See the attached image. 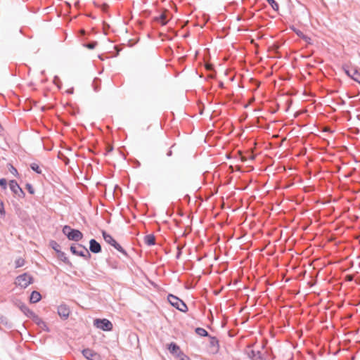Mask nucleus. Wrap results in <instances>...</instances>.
Wrapping results in <instances>:
<instances>
[{
  "label": "nucleus",
  "mask_w": 360,
  "mask_h": 360,
  "mask_svg": "<svg viewBox=\"0 0 360 360\" xmlns=\"http://www.w3.org/2000/svg\"><path fill=\"white\" fill-rule=\"evenodd\" d=\"M62 231L70 240L77 242L83 238V233L79 230L72 229L68 225L64 226Z\"/></svg>",
  "instance_id": "nucleus-1"
},
{
  "label": "nucleus",
  "mask_w": 360,
  "mask_h": 360,
  "mask_svg": "<svg viewBox=\"0 0 360 360\" xmlns=\"http://www.w3.org/2000/svg\"><path fill=\"white\" fill-rule=\"evenodd\" d=\"M167 300L172 307H175L179 311L181 312H186L188 311V307L186 303L178 297L172 294H169Z\"/></svg>",
  "instance_id": "nucleus-2"
},
{
  "label": "nucleus",
  "mask_w": 360,
  "mask_h": 360,
  "mask_svg": "<svg viewBox=\"0 0 360 360\" xmlns=\"http://www.w3.org/2000/svg\"><path fill=\"white\" fill-rule=\"evenodd\" d=\"M33 283V277L29 275L27 273H24L18 276L15 278V284L21 287L22 288H26L29 285Z\"/></svg>",
  "instance_id": "nucleus-3"
},
{
  "label": "nucleus",
  "mask_w": 360,
  "mask_h": 360,
  "mask_svg": "<svg viewBox=\"0 0 360 360\" xmlns=\"http://www.w3.org/2000/svg\"><path fill=\"white\" fill-rule=\"evenodd\" d=\"M94 325L104 331H110L112 329V323L106 319H96L94 321Z\"/></svg>",
  "instance_id": "nucleus-4"
},
{
  "label": "nucleus",
  "mask_w": 360,
  "mask_h": 360,
  "mask_svg": "<svg viewBox=\"0 0 360 360\" xmlns=\"http://www.w3.org/2000/svg\"><path fill=\"white\" fill-rule=\"evenodd\" d=\"M345 74L360 84V72L355 68L345 65L342 67Z\"/></svg>",
  "instance_id": "nucleus-5"
},
{
  "label": "nucleus",
  "mask_w": 360,
  "mask_h": 360,
  "mask_svg": "<svg viewBox=\"0 0 360 360\" xmlns=\"http://www.w3.org/2000/svg\"><path fill=\"white\" fill-rule=\"evenodd\" d=\"M9 187L11 191L17 195L20 198H22L25 196V193L22 190V188L18 185V182L15 180H11L9 182Z\"/></svg>",
  "instance_id": "nucleus-6"
},
{
  "label": "nucleus",
  "mask_w": 360,
  "mask_h": 360,
  "mask_svg": "<svg viewBox=\"0 0 360 360\" xmlns=\"http://www.w3.org/2000/svg\"><path fill=\"white\" fill-rule=\"evenodd\" d=\"M83 356L88 360H101V356L93 350L87 348L84 349L82 352Z\"/></svg>",
  "instance_id": "nucleus-7"
},
{
  "label": "nucleus",
  "mask_w": 360,
  "mask_h": 360,
  "mask_svg": "<svg viewBox=\"0 0 360 360\" xmlns=\"http://www.w3.org/2000/svg\"><path fill=\"white\" fill-rule=\"evenodd\" d=\"M70 312V310L66 304H60L58 307V314L63 319L68 318Z\"/></svg>",
  "instance_id": "nucleus-8"
},
{
  "label": "nucleus",
  "mask_w": 360,
  "mask_h": 360,
  "mask_svg": "<svg viewBox=\"0 0 360 360\" xmlns=\"http://www.w3.org/2000/svg\"><path fill=\"white\" fill-rule=\"evenodd\" d=\"M89 250L95 254L101 252V245L95 239L92 238L89 240Z\"/></svg>",
  "instance_id": "nucleus-9"
},
{
  "label": "nucleus",
  "mask_w": 360,
  "mask_h": 360,
  "mask_svg": "<svg viewBox=\"0 0 360 360\" xmlns=\"http://www.w3.org/2000/svg\"><path fill=\"white\" fill-rule=\"evenodd\" d=\"M167 349L169 352L176 357H177V356L182 352L179 346L175 342H171L169 344Z\"/></svg>",
  "instance_id": "nucleus-10"
},
{
  "label": "nucleus",
  "mask_w": 360,
  "mask_h": 360,
  "mask_svg": "<svg viewBox=\"0 0 360 360\" xmlns=\"http://www.w3.org/2000/svg\"><path fill=\"white\" fill-rule=\"evenodd\" d=\"M154 20L160 23L162 25H165L167 22V11L160 13L159 15L154 17Z\"/></svg>",
  "instance_id": "nucleus-11"
},
{
  "label": "nucleus",
  "mask_w": 360,
  "mask_h": 360,
  "mask_svg": "<svg viewBox=\"0 0 360 360\" xmlns=\"http://www.w3.org/2000/svg\"><path fill=\"white\" fill-rule=\"evenodd\" d=\"M18 307L20 311L28 318H31L34 314V312L24 303H20Z\"/></svg>",
  "instance_id": "nucleus-12"
},
{
  "label": "nucleus",
  "mask_w": 360,
  "mask_h": 360,
  "mask_svg": "<svg viewBox=\"0 0 360 360\" xmlns=\"http://www.w3.org/2000/svg\"><path fill=\"white\" fill-rule=\"evenodd\" d=\"M295 33L301 39H302L307 44H311V39L307 35L304 34L301 30L297 29H293Z\"/></svg>",
  "instance_id": "nucleus-13"
},
{
  "label": "nucleus",
  "mask_w": 360,
  "mask_h": 360,
  "mask_svg": "<svg viewBox=\"0 0 360 360\" xmlns=\"http://www.w3.org/2000/svg\"><path fill=\"white\" fill-rule=\"evenodd\" d=\"M41 299V294L36 290H34L32 292L30 297V302L31 303H37L40 301Z\"/></svg>",
  "instance_id": "nucleus-14"
},
{
  "label": "nucleus",
  "mask_w": 360,
  "mask_h": 360,
  "mask_svg": "<svg viewBox=\"0 0 360 360\" xmlns=\"http://www.w3.org/2000/svg\"><path fill=\"white\" fill-rule=\"evenodd\" d=\"M102 236L104 240L110 245H112V244L115 243L116 240L112 238L111 235L105 231H102Z\"/></svg>",
  "instance_id": "nucleus-15"
},
{
  "label": "nucleus",
  "mask_w": 360,
  "mask_h": 360,
  "mask_svg": "<svg viewBox=\"0 0 360 360\" xmlns=\"http://www.w3.org/2000/svg\"><path fill=\"white\" fill-rule=\"evenodd\" d=\"M248 356L252 360H257L261 358V352L254 349H250L247 352Z\"/></svg>",
  "instance_id": "nucleus-16"
},
{
  "label": "nucleus",
  "mask_w": 360,
  "mask_h": 360,
  "mask_svg": "<svg viewBox=\"0 0 360 360\" xmlns=\"http://www.w3.org/2000/svg\"><path fill=\"white\" fill-rule=\"evenodd\" d=\"M144 242L147 245L151 246L155 244V238L153 234L146 235L144 237Z\"/></svg>",
  "instance_id": "nucleus-17"
},
{
  "label": "nucleus",
  "mask_w": 360,
  "mask_h": 360,
  "mask_svg": "<svg viewBox=\"0 0 360 360\" xmlns=\"http://www.w3.org/2000/svg\"><path fill=\"white\" fill-rule=\"evenodd\" d=\"M57 256H58V259H60L61 261H63L65 264H71L70 260L68 259V258L66 256V254L64 252H62L61 250L59 251L57 253Z\"/></svg>",
  "instance_id": "nucleus-18"
},
{
  "label": "nucleus",
  "mask_w": 360,
  "mask_h": 360,
  "mask_svg": "<svg viewBox=\"0 0 360 360\" xmlns=\"http://www.w3.org/2000/svg\"><path fill=\"white\" fill-rule=\"evenodd\" d=\"M195 332L197 335H198L199 336H201V337L210 336L208 332L202 328H200V327L196 328L195 329Z\"/></svg>",
  "instance_id": "nucleus-19"
},
{
  "label": "nucleus",
  "mask_w": 360,
  "mask_h": 360,
  "mask_svg": "<svg viewBox=\"0 0 360 360\" xmlns=\"http://www.w3.org/2000/svg\"><path fill=\"white\" fill-rule=\"evenodd\" d=\"M32 320L39 326H44L46 327V323L44 321H43L35 313L31 317Z\"/></svg>",
  "instance_id": "nucleus-20"
},
{
  "label": "nucleus",
  "mask_w": 360,
  "mask_h": 360,
  "mask_svg": "<svg viewBox=\"0 0 360 360\" xmlns=\"http://www.w3.org/2000/svg\"><path fill=\"white\" fill-rule=\"evenodd\" d=\"M78 247L81 248H82L84 250V256H81V257H83L86 260H89L91 258V255L89 253V250L86 248L85 246H84V245H82L81 244H79Z\"/></svg>",
  "instance_id": "nucleus-21"
},
{
  "label": "nucleus",
  "mask_w": 360,
  "mask_h": 360,
  "mask_svg": "<svg viewBox=\"0 0 360 360\" xmlns=\"http://www.w3.org/2000/svg\"><path fill=\"white\" fill-rule=\"evenodd\" d=\"M70 251L75 255H77L79 257L84 256V250L82 249V250H77V247L75 245L70 246Z\"/></svg>",
  "instance_id": "nucleus-22"
},
{
  "label": "nucleus",
  "mask_w": 360,
  "mask_h": 360,
  "mask_svg": "<svg viewBox=\"0 0 360 360\" xmlns=\"http://www.w3.org/2000/svg\"><path fill=\"white\" fill-rule=\"evenodd\" d=\"M101 80L99 78H94L93 80V87L95 91H98L100 89V85H101Z\"/></svg>",
  "instance_id": "nucleus-23"
},
{
  "label": "nucleus",
  "mask_w": 360,
  "mask_h": 360,
  "mask_svg": "<svg viewBox=\"0 0 360 360\" xmlns=\"http://www.w3.org/2000/svg\"><path fill=\"white\" fill-rule=\"evenodd\" d=\"M112 246L114 247L117 251H119L124 255H127V253L125 251V250L117 241L115 242V243L112 244Z\"/></svg>",
  "instance_id": "nucleus-24"
},
{
  "label": "nucleus",
  "mask_w": 360,
  "mask_h": 360,
  "mask_svg": "<svg viewBox=\"0 0 360 360\" xmlns=\"http://www.w3.org/2000/svg\"><path fill=\"white\" fill-rule=\"evenodd\" d=\"M269 4L271 6L272 9L275 11H278L279 9L278 4L275 0H266Z\"/></svg>",
  "instance_id": "nucleus-25"
},
{
  "label": "nucleus",
  "mask_w": 360,
  "mask_h": 360,
  "mask_svg": "<svg viewBox=\"0 0 360 360\" xmlns=\"http://www.w3.org/2000/svg\"><path fill=\"white\" fill-rule=\"evenodd\" d=\"M30 168L32 169V170L35 172L37 174H41V172H42L39 165L35 162H32L30 164Z\"/></svg>",
  "instance_id": "nucleus-26"
},
{
  "label": "nucleus",
  "mask_w": 360,
  "mask_h": 360,
  "mask_svg": "<svg viewBox=\"0 0 360 360\" xmlns=\"http://www.w3.org/2000/svg\"><path fill=\"white\" fill-rule=\"evenodd\" d=\"M209 337L210 338V345L213 347H216V349H217L219 347L218 339L215 337H211V336H209Z\"/></svg>",
  "instance_id": "nucleus-27"
},
{
  "label": "nucleus",
  "mask_w": 360,
  "mask_h": 360,
  "mask_svg": "<svg viewBox=\"0 0 360 360\" xmlns=\"http://www.w3.org/2000/svg\"><path fill=\"white\" fill-rule=\"evenodd\" d=\"M50 246L56 251V253H58L59 251H60V245L55 240H51L50 242Z\"/></svg>",
  "instance_id": "nucleus-28"
},
{
  "label": "nucleus",
  "mask_w": 360,
  "mask_h": 360,
  "mask_svg": "<svg viewBox=\"0 0 360 360\" xmlns=\"http://www.w3.org/2000/svg\"><path fill=\"white\" fill-rule=\"evenodd\" d=\"M25 264V260L24 259L19 257L15 261V268H20Z\"/></svg>",
  "instance_id": "nucleus-29"
},
{
  "label": "nucleus",
  "mask_w": 360,
  "mask_h": 360,
  "mask_svg": "<svg viewBox=\"0 0 360 360\" xmlns=\"http://www.w3.org/2000/svg\"><path fill=\"white\" fill-rule=\"evenodd\" d=\"M97 44L98 43L96 41H91L89 43L85 44L84 46L89 49H94L96 46Z\"/></svg>",
  "instance_id": "nucleus-30"
},
{
  "label": "nucleus",
  "mask_w": 360,
  "mask_h": 360,
  "mask_svg": "<svg viewBox=\"0 0 360 360\" xmlns=\"http://www.w3.org/2000/svg\"><path fill=\"white\" fill-rule=\"evenodd\" d=\"M53 83L58 86V89L61 88L62 83L58 76L54 77Z\"/></svg>",
  "instance_id": "nucleus-31"
},
{
  "label": "nucleus",
  "mask_w": 360,
  "mask_h": 360,
  "mask_svg": "<svg viewBox=\"0 0 360 360\" xmlns=\"http://www.w3.org/2000/svg\"><path fill=\"white\" fill-rule=\"evenodd\" d=\"M184 245H178L177 247H176V249H177V252H176V259H179L181 255V253H182V249L184 248Z\"/></svg>",
  "instance_id": "nucleus-32"
},
{
  "label": "nucleus",
  "mask_w": 360,
  "mask_h": 360,
  "mask_svg": "<svg viewBox=\"0 0 360 360\" xmlns=\"http://www.w3.org/2000/svg\"><path fill=\"white\" fill-rule=\"evenodd\" d=\"M177 358L179 360H191L189 356L186 355L183 352H181L178 356Z\"/></svg>",
  "instance_id": "nucleus-33"
},
{
  "label": "nucleus",
  "mask_w": 360,
  "mask_h": 360,
  "mask_svg": "<svg viewBox=\"0 0 360 360\" xmlns=\"http://www.w3.org/2000/svg\"><path fill=\"white\" fill-rule=\"evenodd\" d=\"M6 214V212L4 207V202L0 200V217H3Z\"/></svg>",
  "instance_id": "nucleus-34"
},
{
  "label": "nucleus",
  "mask_w": 360,
  "mask_h": 360,
  "mask_svg": "<svg viewBox=\"0 0 360 360\" xmlns=\"http://www.w3.org/2000/svg\"><path fill=\"white\" fill-rule=\"evenodd\" d=\"M0 186L4 190L7 188V181L6 179H0Z\"/></svg>",
  "instance_id": "nucleus-35"
},
{
  "label": "nucleus",
  "mask_w": 360,
  "mask_h": 360,
  "mask_svg": "<svg viewBox=\"0 0 360 360\" xmlns=\"http://www.w3.org/2000/svg\"><path fill=\"white\" fill-rule=\"evenodd\" d=\"M26 189L27 190V191L30 193V194H34V189L33 188V186H32V184L27 183L26 184Z\"/></svg>",
  "instance_id": "nucleus-36"
},
{
  "label": "nucleus",
  "mask_w": 360,
  "mask_h": 360,
  "mask_svg": "<svg viewBox=\"0 0 360 360\" xmlns=\"http://www.w3.org/2000/svg\"><path fill=\"white\" fill-rule=\"evenodd\" d=\"M9 166H10V168H9L10 172L13 175L17 176L18 174L17 169L11 164L9 165Z\"/></svg>",
  "instance_id": "nucleus-37"
},
{
  "label": "nucleus",
  "mask_w": 360,
  "mask_h": 360,
  "mask_svg": "<svg viewBox=\"0 0 360 360\" xmlns=\"http://www.w3.org/2000/svg\"><path fill=\"white\" fill-rule=\"evenodd\" d=\"M66 92H67L68 94H73V92H74V89H73V88H71V89H68V90L66 91Z\"/></svg>",
  "instance_id": "nucleus-38"
},
{
  "label": "nucleus",
  "mask_w": 360,
  "mask_h": 360,
  "mask_svg": "<svg viewBox=\"0 0 360 360\" xmlns=\"http://www.w3.org/2000/svg\"><path fill=\"white\" fill-rule=\"evenodd\" d=\"M172 155V151L171 149H169L167 153V156L170 157Z\"/></svg>",
  "instance_id": "nucleus-39"
},
{
  "label": "nucleus",
  "mask_w": 360,
  "mask_h": 360,
  "mask_svg": "<svg viewBox=\"0 0 360 360\" xmlns=\"http://www.w3.org/2000/svg\"><path fill=\"white\" fill-rule=\"evenodd\" d=\"M219 86L220 88H224V84L222 82H220L219 84Z\"/></svg>",
  "instance_id": "nucleus-40"
},
{
  "label": "nucleus",
  "mask_w": 360,
  "mask_h": 360,
  "mask_svg": "<svg viewBox=\"0 0 360 360\" xmlns=\"http://www.w3.org/2000/svg\"><path fill=\"white\" fill-rule=\"evenodd\" d=\"M64 160H65L66 164H68L69 162V159L68 158L64 157Z\"/></svg>",
  "instance_id": "nucleus-41"
},
{
  "label": "nucleus",
  "mask_w": 360,
  "mask_h": 360,
  "mask_svg": "<svg viewBox=\"0 0 360 360\" xmlns=\"http://www.w3.org/2000/svg\"><path fill=\"white\" fill-rule=\"evenodd\" d=\"M340 103H341L342 105H345V101H344V100H342H342H341V101H340Z\"/></svg>",
  "instance_id": "nucleus-42"
},
{
  "label": "nucleus",
  "mask_w": 360,
  "mask_h": 360,
  "mask_svg": "<svg viewBox=\"0 0 360 360\" xmlns=\"http://www.w3.org/2000/svg\"><path fill=\"white\" fill-rule=\"evenodd\" d=\"M112 150V147L108 148V151Z\"/></svg>",
  "instance_id": "nucleus-43"
},
{
  "label": "nucleus",
  "mask_w": 360,
  "mask_h": 360,
  "mask_svg": "<svg viewBox=\"0 0 360 360\" xmlns=\"http://www.w3.org/2000/svg\"><path fill=\"white\" fill-rule=\"evenodd\" d=\"M62 156H63V154H61V155H58V158H62Z\"/></svg>",
  "instance_id": "nucleus-44"
},
{
  "label": "nucleus",
  "mask_w": 360,
  "mask_h": 360,
  "mask_svg": "<svg viewBox=\"0 0 360 360\" xmlns=\"http://www.w3.org/2000/svg\"><path fill=\"white\" fill-rule=\"evenodd\" d=\"M62 156H63V154H61V155H58V158H62Z\"/></svg>",
  "instance_id": "nucleus-45"
},
{
  "label": "nucleus",
  "mask_w": 360,
  "mask_h": 360,
  "mask_svg": "<svg viewBox=\"0 0 360 360\" xmlns=\"http://www.w3.org/2000/svg\"><path fill=\"white\" fill-rule=\"evenodd\" d=\"M62 156H63V154H61V155H58V158H62Z\"/></svg>",
  "instance_id": "nucleus-46"
}]
</instances>
